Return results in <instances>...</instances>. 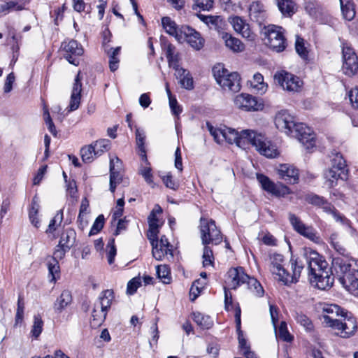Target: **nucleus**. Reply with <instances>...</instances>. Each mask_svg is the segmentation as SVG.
Returning a JSON list of instances; mask_svg holds the SVG:
<instances>
[{
  "mask_svg": "<svg viewBox=\"0 0 358 358\" xmlns=\"http://www.w3.org/2000/svg\"><path fill=\"white\" fill-rule=\"evenodd\" d=\"M275 124L276 127L281 131L285 132L288 136H292L295 131L296 123L294 117L290 115L287 110L279 111L275 118Z\"/></svg>",
  "mask_w": 358,
  "mask_h": 358,
  "instance_id": "14",
  "label": "nucleus"
},
{
  "mask_svg": "<svg viewBox=\"0 0 358 358\" xmlns=\"http://www.w3.org/2000/svg\"><path fill=\"white\" fill-rule=\"evenodd\" d=\"M302 256L306 259L310 283L315 284L320 289L331 287L334 278L329 273V264L325 258L311 248L305 247Z\"/></svg>",
  "mask_w": 358,
  "mask_h": 358,
  "instance_id": "2",
  "label": "nucleus"
},
{
  "mask_svg": "<svg viewBox=\"0 0 358 358\" xmlns=\"http://www.w3.org/2000/svg\"><path fill=\"white\" fill-rule=\"evenodd\" d=\"M274 79L283 88L289 92H297L301 86L299 78L286 71L277 72Z\"/></svg>",
  "mask_w": 358,
  "mask_h": 358,
  "instance_id": "15",
  "label": "nucleus"
},
{
  "mask_svg": "<svg viewBox=\"0 0 358 358\" xmlns=\"http://www.w3.org/2000/svg\"><path fill=\"white\" fill-rule=\"evenodd\" d=\"M249 278L242 267L231 268L227 272L226 283L229 288L235 289L242 284H247Z\"/></svg>",
  "mask_w": 358,
  "mask_h": 358,
  "instance_id": "18",
  "label": "nucleus"
},
{
  "mask_svg": "<svg viewBox=\"0 0 358 358\" xmlns=\"http://www.w3.org/2000/svg\"><path fill=\"white\" fill-rule=\"evenodd\" d=\"M69 250L70 249H66V247L60 246L59 244H58L53 252L51 259L59 262L64 257L66 252Z\"/></svg>",
  "mask_w": 358,
  "mask_h": 358,
  "instance_id": "61",
  "label": "nucleus"
},
{
  "mask_svg": "<svg viewBox=\"0 0 358 358\" xmlns=\"http://www.w3.org/2000/svg\"><path fill=\"white\" fill-rule=\"evenodd\" d=\"M105 51L109 57L110 70L112 72H114L118 69L119 66L120 59L118 58V55L120 52V47H117L115 48H110L109 49L106 47Z\"/></svg>",
  "mask_w": 358,
  "mask_h": 358,
  "instance_id": "38",
  "label": "nucleus"
},
{
  "mask_svg": "<svg viewBox=\"0 0 358 358\" xmlns=\"http://www.w3.org/2000/svg\"><path fill=\"white\" fill-rule=\"evenodd\" d=\"M162 23L167 34L174 36L179 43H182V27L178 28L176 23L169 17H162Z\"/></svg>",
  "mask_w": 358,
  "mask_h": 358,
  "instance_id": "26",
  "label": "nucleus"
},
{
  "mask_svg": "<svg viewBox=\"0 0 358 358\" xmlns=\"http://www.w3.org/2000/svg\"><path fill=\"white\" fill-rule=\"evenodd\" d=\"M107 315V311L103 309H101L96 307V304H94L92 310V320L91 324L93 327H99L105 320Z\"/></svg>",
  "mask_w": 358,
  "mask_h": 358,
  "instance_id": "41",
  "label": "nucleus"
},
{
  "mask_svg": "<svg viewBox=\"0 0 358 358\" xmlns=\"http://www.w3.org/2000/svg\"><path fill=\"white\" fill-rule=\"evenodd\" d=\"M332 269L340 283L352 295L358 297V264L348 255L335 256Z\"/></svg>",
  "mask_w": 358,
  "mask_h": 358,
  "instance_id": "3",
  "label": "nucleus"
},
{
  "mask_svg": "<svg viewBox=\"0 0 358 358\" xmlns=\"http://www.w3.org/2000/svg\"><path fill=\"white\" fill-rule=\"evenodd\" d=\"M194 4L192 5V9L197 10L198 8L202 10L209 11L213 7V0H193Z\"/></svg>",
  "mask_w": 358,
  "mask_h": 358,
  "instance_id": "53",
  "label": "nucleus"
},
{
  "mask_svg": "<svg viewBox=\"0 0 358 358\" xmlns=\"http://www.w3.org/2000/svg\"><path fill=\"white\" fill-rule=\"evenodd\" d=\"M217 83L224 90L237 92L241 90L240 77L236 72H229L222 64H217L213 69Z\"/></svg>",
  "mask_w": 358,
  "mask_h": 358,
  "instance_id": "4",
  "label": "nucleus"
},
{
  "mask_svg": "<svg viewBox=\"0 0 358 358\" xmlns=\"http://www.w3.org/2000/svg\"><path fill=\"white\" fill-rule=\"evenodd\" d=\"M236 331L238 332V339L239 348L242 352H245L247 350L250 349V346L247 344V341L244 337L243 331L241 330V309L238 308L236 310Z\"/></svg>",
  "mask_w": 358,
  "mask_h": 358,
  "instance_id": "36",
  "label": "nucleus"
},
{
  "mask_svg": "<svg viewBox=\"0 0 358 358\" xmlns=\"http://www.w3.org/2000/svg\"><path fill=\"white\" fill-rule=\"evenodd\" d=\"M248 289L258 297H261L264 295V290L261 285L260 282L255 278L250 277L247 281Z\"/></svg>",
  "mask_w": 358,
  "mask_h": 358,
  "instance_id": "45",
  "label": "nucleus"
},
{
  "mask_svg": "<svg viewBox=\"0 0 358 358\" xmlns=\"http://www.w3.org/2000/svg\"><path fill=\"white\" fill-rule=\"evenodd\" d=\"M43 322L39 315H34V324L31 331V336L38 338L43 331Z\"/></svg>",
  "mask_w": 358,
  "mask_h": 358,
  "instance_id": "50",
  "label": "nucleus"
},
{
  "mask_svg": "<svg viewBox=\"0 0 358 358\" xmlns=\"http://www.w3.org/2000/svg\"><path fill=\"white\" fill-rule=\"evenodd\" d=\"M145 132L139 129H136V141L138 148L139 149L141 153L140 155L143 158L146 159L145 156Z\"/></svg>",
  "mask_w": 358,
  "mask_h": 358,
  "instance_id": "46",
  "label": "nucleus"
},
{
  "mask_svg": "<svg viewBox=\"0 0 358 358\" xmlns=\"http://www.w3.org/2000/svg\"><path fill=\"white\" fill-rule=\"evenodd\" d=\"M257 179L262 189L273 196L283 197L290 193L289 189L282 183H274L267 176L257 173Z\"/></svg>",
  "mask_w": 358,
  "mask_h": 358,
  "instance_id": "11",
  "label": "nucleus"
},
{
  "mask_svg": "<svg viewBox=\"0 0 358 358\" xmlns=\"http://www.w3.org/2000/svg\"><path fill=\"white\" fill-rule=\"evenodd\" d=\"M198 18L206 24L209 29L220 31L222 29L224 22L220 15H203L201 13L196 14Z\"/></svg>",
  "mask_w": 358,
  "mask_h": 358,
  "instance_id": "25",
  "label": "nucleus"
},
{
  "mask_svg": "<svg viewBox=\"0 0 358 358\" xmlns=\"http://www.w3.org/2000/svg\"><path fill=\"white\" fill-rule=\"evenodd\" d=\"M72 302V296L69 291L64 290L54 303L56 313H62Z\"/></svg>",
  "mask_w": 358,
  "mask_h": 358,
  "instance_id": "34",
  "label": "nucleus"
},
{
  "mask_svg": "<svg viewBox=\"0 0 358 358\" xmlns=\"http://www.w3.org/2000/svg\"><path fill=\"white\" fill-rule=\"evenodd\" d=\"M81 80L82 77L80 76V72H78L73 84L71 100L67 108L68 113L74 111L79 108L82 92Z\"/></svg>",
  "mask_w": 358,
  "mask_h": 358,
  "instance_id": "22",
  "label": "nucleus"
},
{
  "mask_svg": "<svg viewBox=\"0 0 358 358\" xmlns=\"http://www.w3.org/2000/svg\"><path fill=\"white\" fill-rule=\"evenodd\" d=\"M203 266L204 267L213 264V250L207 245H204L203 252Z\"/></svg>",
  "mask_w": 358,
  "mask_h": 358,
  "instance_id": "55",
  "label": "nucleus"
},
{
  "mask_svg": "<svg viewBox=\"0 0 358 358\" xmlns=\"http://www.w3.org/2000/svg\"><path fill=\"white\" fill-rule=\"evenodd\" d=\"M193 320L203 329H208L213 324V321L210 316L199 312L193 313Z\"/></svg>",
  "mask_w": 358,
  "mask_h": 358,
  "instance_id": "39",
  "label": "nucleus"
},
{
  "mask_svg": "<svg viewBox=\"0 0 358 358\" xmlns=\"http://www.w3.org/2000/svg\"><path fill=\"white\" fill-rule=\"evenodd\" d=\"M322 317L324 320V317L327 315L333 316L334 318L338 315L344 316V312L340 306L336 304H324L322 306ZM324 323V320L323 321Z\"/></svg>",
  "mask_w": 358,
  "mask_h": 358,
  "instance_id": "40",
  "label": "nucleus"
},
{
  "mask_svg": "<svg viewBox=\"0 0 358 358\" xmlns=\"http://www.w3.org/2000/svg\"><path fill=\"white\" fill-rule=\"evenodd\" d=\"M29 0H9L0 4V13L7 15L12 11H20L25 9Z\"/></svg>",
  "mask_w": 358,
  "mask_h": 358,
  "instance_id": "24",
  "label": "nucleus"
},
{
  "mask_svg": "<svg viewBox=\"0 0 358 358\" xmlns=\"http://www.w3.org/2000/svg\"><path fill=\"white\" fill-rule=\"evenodd\" d=\"M343 73L348 76H354L358 71V58L354 49L348 43L343 45Z\"/></svg>",
  "mask_w": 358,
  "mask_h": 358,
  "instance_id": "8",
  "label": "nucleus"
},
{
  "mask_svg": "<svg viewBox=\"0 0 358 358\" xmlns=\"http://www.w3.org/2000/svg\"><path fill=\"white\" fill-rule=\"evenodd\" d=\"M104 225V217L103 215H99L95 220L90 231L89 236H93L99 233Z\"/></svg>",
  "mask_w": 358,
  "mask_h": 358,
  "instance_id": "57",
  "label": "nucleus"
},
{
  "mask_svg": "<svg viewBox=\"0 0 358 358\" xmlns=\"http://www.w3.org/2000/svg\"><path fill=\"white\" fill-rule=\"evenodd\" d=\"M63 221V210H59L57 211L54 217L50 220L46 233H52L55 231L57 227L61 224Z\"/></svg>",
  "mask_w": 358,
  "mask_h": 358,
  "instance_id": "49",
  "label": "nucleus"
},
{
  "mask_svg": "<svg viewBox=\"0 0 358 358\" xmlns=\"http://www.w3.org/2000/svg\"><path fill=\"white\" fill-rule=\"evenodd\" d=\"M284 29L274 24L264 27L265 43L273 50L280 52L283 51L287 45L284 36Z\"/></svg>",
  "mask_w": 358,
  "mask_h": 358,
  "instance_id": "6",
  "label": "nucleus"
},
{
  "mask_svg": "<svg viewBox=\"0 0 358 358\" xmlns=\"http://www.w3.org/2000/svg\"><path fill=\"white\" fill-rule=\"evenodd\" d=\"M43 117H44V121L48 127V129L49 131L53 135H57V130L56 127L52 122V120L50 117L48 108L47 107H44V111H43Z\"/></svg>",
  "mask_w": 358,
  "mask_h": 358,
  "instance_id": "56",
  "label": "nucleus"
},
{
  "mask_svg": "<svg viewBox=\"0 0 358 358\" xmlns=\"http://www.w3.org/2000/svg\"><path fill=\"white\" fill-rule=\"evenodd\" d=\"M321 208L325 213L331 214L336 222H340L341 224L348 227H350V220L340 214L334 208V206L327 201L324 202V203L321 206Z\"/></svg>",
  "mask_w": 358,
  "mask_h": 358,
  "instance_id": "30",
  "label": "nucleus"
},
{
  "mask_svg": "<svg viewBox=\"0 0 358 358\" xmlns=\"http://www.w3.org/2000/svg\"><path fill=\"white\" fill-rule=\"evenodd\" d=\"M141 282L140 278H134L127 283V293L129 295L134 294L137 289L141 286Z\"/></svg>",
  "mask_w": 358,
  "mask_h": 358,
  "instance_id": "60",
  "label": "nucleus"
},
{
  "mask_svg": "<svg viewBox=\"0 0 358 358\" xmlns=\"http://www.w3.org/2000/svg\"><path fill=\"white\" fill-rule=\"evenodd\" d=\"M289 220L294 229L297 233L315 243H319L321 241L317 231L313 227L306 225L294 214L290 213L289 215Z\"/></svg>",
  "mask_w": 358,
  "mask_h": 358,
  "instance_id": "10",
  "label": "nucleus"
},
{
  "mask_svg": "<svg viewBox=\"0 0 358 358\" xmlns=\"http://www.w3.org/2000/svg\"><path fill=\"white\" fill-rule=\"evenodd\" d=\"M269 259L271 272L275 275V278L278 280L282 282L285 285L288 284L291 280L289 279V273L283 267V256L274 253L270 255Z\"/></svg>",
  "mask_w": 358,
  "mask_h": 358,
  "instance_id": "12",
  "label": "nucleus"
},
{
  "mask_svg": "<svg viewBox=\"0 0 358 358\" xmlns=\"http://www.w3.org/2000/svg\"><path fill=\"white\" fill-rule=\"evenodd\" d=\"M234 104L238 108L245 110H259L262 108V104L258 103L255 97L246 94L236 96L234 99Z\"/></svg>",
  "mask_w": 358,
  "mask_h": 358,
  "instance_id": "21",
  "label": "nucleus"
},
{
  "mask_svg": "<svg viewBox=\"0 0 358 358\" xmlns=\"http://www.w3.org/2000/svg\"><path fill=\"white\" fill-rule=\"evenodd\" d=\"M114 299V292L113 289H106L101 292L99 296V301L95 303L96 307L103 309L108 312L110 308L112 301Z\"/></svg>",
  "mask_w": 358,
  "mask_h": 358,
  "instance_id": "33",
  "label": "nucleus"
},
{
  "mask_svg": "<svg viewBox=\"0 0 358 358\" xmlns=\"http://www.w3.org/2000/svg\"><path fill=\"white\" fill-rule=\"evenodd\" d=\"M326 183L329 187H333L337 185L338 179L346 180L348 178V173L343 171H338L336 169L330 168L324 173Z\"/></svg>",
  "mask_w": 358,
  "mask_h": 358,
  "instance_id": "27",
  "label": "nucleus"
},
{
  "mask_svg": "<svg viewBox=\"0 0 358 358\" xmlns=\"http://www.w3.org/2000/svg\"><path fill=\"white\" fill-rule=\"evenodd\" d=\"M250 83L252 87L260 93H264L266 90L267 85L264 83V78L261 73H255Z\"/></svg>",
  "mask_w": 358,
  "mask_h": 358,
  "instance_id": "48",
  "label": "nucleus"
},
{
  "mask_svg": "<svg viewBox=\"0 0 358 358\" xmlns=\"http://www.w3.org/2000/svg\"><path fill=\"white\" fill-rule=\"evenodd\" d=\"M122 162L117 157L110 159V190L114 192L118 184L122 182Z\"/></svg>",
  "mask_w": 358,
  "mask_h": 358,
  "instance_id": "20",
  "label": "nucleus"
},
{
  "mask_svg": "<svg viewBox=\"0 0 358 358\" xmlns=\"http://www.w3.org/2000/svg\"><path fill=\"white\" fill-rule=\"evenodd\" d=\"M157 273L158 278L165 284H168L170 282L171 277H170V269L168 266L164 264L157 266Z\"/></svg>",
  "mask_w": 358,
  "mask_h": 358,
  "instance_id": "51",
  "label": "nucleus"
},
{
  "mask_svg": "<svg viewBox=\"0 0 358 358\" xmlns=\"http://www.w3.org/2000/svg\"><path fill=\"white\" fill-rule=\"evenodd\" d=\"M166 57L168 60L169 66L173 68L176 72H178L179 69H183L179 66V54L176 52V47L173 45L168 43L166 45Z\"/></svg>",
  "mask_w": 358,
  "mask_h": 358,
  "instance_id": "28",
  "label": "nucleus"
},
{
  "mask_svg": "<svg viewBox=\"0 0 358 358\" xmlns=\"http://www.w3.org/2000/svg\"><path fill=\"white\" fill-rule=\"evenodd\" d=\"M200 233L201 242L203 245L208 244L218 245L222 242V236L213 220L200 219Z\"/></svg>",
  "mask_w": 358,
  "mask_h": 358,
  "instance_id": "7",
  "label": "nucleus"
},
{
  "mask_svg": "<svg viewBox=\"0 0 358 358\" xmlns=\"http://www.w3.org/2000/svg\"><path fill=\"white\" fill-rule=\"evenodd\" d=\"M342 320L334 318L333 316L324 317V324L336 331V334L342 338H348L353 335L357 329L356 320L352 317H348L344 313Z\"/></svg>",
  "mask_w": 358,
  "mask_h": 358,
  "instance_id": "5",
  "label": "nucleus"
},
{
  "mask_svg": "<svg viewBox=\"0 0 358 358\" xmlns=\"http://www.w3.org/2000/svg\"><path fill=\"white\" fill-rule=\"evenodd\" d=\"M275 3L285 17H291L296 12V4L292 0H275Z\"/></svg>",
  "mask_w": 358,
  "mask_h": 358,
  "instance_id": "31",
  "label": "nucleus"
},
{
  "mask_svg": "<svg viewBox=\"0 0 358 358\" xmlns=\"http://www.w3.org/2000/svg\"><path fill=\"white\" fill-rule=\"evenodd\" d=\"M169 102L172 113L176 116H178L182 113V108L178 104L176 98L170 99Z\"/></svg>",
  "mask_w": 358,
  "mask_h": 358,
  "instance_id": "63",
  "label": "nucleus"
},
{
  "mask_svg": "<svg viewBox=\"0 0 358 358\" xmlns=\"http://www.w3.org/2000/svg\"><path fill=\"white\" fill-rule=\"evenodd\" d=\"M152 247V255L157 260H162L164 257H166L169 259L173 258L172 248L168 246L162 247L159 242Z\"/></svg>",
  "mask_w": 358,
  "mask_h": 358,
  "instance_id": "37",
  "label": "nucleus"
},
{
  "mask_svg": "<svg viewBox=\"0 0 358 358\" xmlns=\"http://www.w3.org/2000/svg\"><path fill=\"white\" fill-rule=\"evenodd\" d=\"M276 336L280 340L290 343L293 341V336H292L288 331L287 323L284 321L280 322V324L277 329V326L274 327Z\"/></svg>",
  "mask_w": 358,
  "mask_h": 358,
  "instance_id": "43",
  "label": "nucleus"
},
{
  "mask_svg": "<svg viewBox=\"0 0 358 358\" xmlns=\"http://www.w3.org/2000/svg\"><path fill=\"white\" fill-rule=\"evenodd\" d=\"M76 238V233L72 228H67L61 234L59 244L60 246L70 249L74 244Z\"/></svg>",
  "mask_w": 358,
  "mask_h": 358,
  "instance_id": "35",
  "label": "nucleus"
},
{
  "mask_svg": "<svg viewBox=\"0 0 358 358\" xmlns=\"http://www.w3.org/2000/svg\"><path fill=\"white\" fill-rule=\"evenodd\" d=\"M296 320L297 322L304 327L307 331H311L313 329V324L306 315L302 313H297L296 315Z\"/></svg>",
  "mask_w": 358,
  "mask_h": 358,
  "instance_id": "59",
  "label": "nucleus"
},
{
  "mask_svg": "<svg viewBox=\"0 0 358 358\" xmlns=\"http://www.w3.org/2000/svg\"><path fill=\"white\" fill-rule=\"evenodd\" d=\"M175 76L182 87L188 90L194 88L193 78L187 70L179 69L178 72L175 73Z\"/></svg>",
  "mask_w": 358,
  "mask_h": 358,
  "instance_id": "32",
  "label": "nucleus"
},
{
  "mask_svg": "<svg viewBox=\"0 0 358 358\" xmlns=\"http://www.w3.org/2000/svg\"><path fill=\"white\" fill-rule=\"evenodd\" d=\"M291 136L298 139L306 149L312 148L315 145V134L311 128L303 123H298Z\"/></svg>",
  "mask_w": 358,
  "mask_h": 358,
  "instance_id": "13",
  "label": "nucleus"
},
{
  "mask_svg": "<svg viewBox=\"0 0 358 358\" xmlns=\"http://www.w3.org/2000/svg\"><path fill=\"white\" fill-rule=\"evenodd\" d=\"M64 57L71 64L78 66L79 57L84 50L81 45L75 40L65 41L61 45Z\"/></svg>",
  "mask_w": 358,
  "mask_h": 358,
  "instance_id": "9",
  "label": "nucleus"
},
{
  "mask_svg": "<svg viewBox=\"0 0 358 358\" xmlns=\"http://www.w3.org/2000/svg\"><path fill=\"white\" fill-rule=\"evenodd\" d=\"M222 38L224 40L225 45L234 52H242L245 49L244 44L238 38L232 36L230 34L222 33Z\"/></svg>",
  "mask_w": 358,
  "mask_h": 358,
  "instance_id": "29",
  "label": "nucleus"
},
{
  "mask_svg": "<svg viewBox=\"0 0 358 358\" xmlns=\"http://www.w3.org/2000/svg\"><path fill=\"white\" fill-rule=\"evenodd\" d=\"M331 168L336 169L338 171H343L348 173L346 161L344 159L343 155L336 152L333 155L331 159Z\"/></svg>",
  "mask_w": 358,
  "mask_h": 358,
  "instance_id": "42",
  "label": "nucleus"
},
{
  "mask_svg": "<svg viewBox=\"0 0 358 358\" xmlns=\"http://www.w3.org/2000/svg\"><path fill=\"white\" fill-rule=\"evenodd\" d=\"M248 15L251 21L263 24L267 19V11L265 6L259 1H254L248 6Z\"/></svg>",
  "mask_w": 358,
  "mask_h": 358,
  "instance_id": "19",
  "label": "nucleus"
},
{
  "mask_svg": "<svg viewBox=\"0 0 358 358\" xmlns=\"http://www.w3.org/2000/svg\"><path fill=\"white\" fill-rule=\"evenodd\" d=\"M295 49L296 52L300 55V57L303 59H306L308 57V51L304 46L303 39L299 37L296 38L295 43Z\"/></svg>",
  "mask_w": 358,
  "mask_h": 358,
  "instance_id": "58",
  "label": "nucleus"
},
{
  "mask_svg": "<svg viewBox=\"0 0 358 358\" xmlns=\"http://www.w3.org/2000/svg\"><path fill=\"white\" fill-rule=\"evenodd\" d=\"M116 253L117 250L115 245V241L114 239H111L106 245L107 260L109 264L111 265L114 262Z\"/></svg>",
  "mask_w": 358,
  "mask_h": 358,
  "instance_id": "54",
  "label": "nucleus"
},
{
  "mask_svg": "<svg viewBox=\"0 0 358 358\" xmlns=\"http://www.w3.org/2000/svg\"><path fill=\"white\" fill-rule=\"evenodd\" d=\"M96 155L99 156L101 155L104 152L107 151L110 148V141L108 139H101L94 142L92 144Z\"/></svg>",
  "mask_w": 358,
  "mask_h": 358,
  "instance_id": "52",
  "label": "nucleus"
},
{
  "mask_svg": "<svg viewBox=\"0 0 358 358\" xmlns=\"http://www.w3.org/2000/svg\"><path fill=\"white\" fill-rule=\"evenodd\" d=\"M80 155L83 162L85 163H91L98 157L92 144L82 148L80 150Z\"/></svg>",
  "mask_w": 358,
  "mask_h": 358,
  "instance_id": "44",
  "label": "nucleus"
},
{
  "mask_svg": "<svg viewBox=\"0 0 358 358\" xmlns=\"http://www.w3.org/2000/svg\"><path fill=\"white\" fill-rule=\"evenodd\" d=\"M24 303L22 298L20 296L17 301V308L15 315L16 324L21 322L23 320Z\"/></svg>",
  "mask_w": 358,
  "mask_h": 358,
  "instance_id": "62",
  "label": "nucleus"
},
{
  "mask_svg": "<svg viewBox=\"0 0 358 358\" xmlns=\"http://www.w3.org/2000/svg\"><path fill=\"white\" fill-rule=\"evenodd\" d=\"M277 171L280 178L285 182L290 184L298 182L299 171L293 166L287 164H280Z\"/></svg>",
  "mask_w": 358,
  "mask_h": 358,
  "instance_id": "23",
  "label": "nucleus"
},
{
  "mask_svg": "<svg viewBox=\"0 0 358 358\" xmlns=\"http://www.w3.org/2000/svg\"><path fill=\"white\" fill-rule=\"evenodd\" d=\"M291 267L293 274L292 275L289 274V279L292 280L289 281V283L297 282L298 278L300 277L301 273L303 269V265L302 264H299L297 260L291 259Z\"/></svg>",
  "mask_w": 358,
  "mask_h": 358,
  "instance_id": "47",
  "label": "nucleus"
},
{
  "mask_svg": "<svg viewBox=\"0 0 358 358\" xmlns=\"http://www.w3.org/2000/svg\"><path fill=\"white\" fill-rule=\"evenodd\" d=\"M207 127L214 140L219 144L226 141L229 144L235 143L243 149H246L251 144L261 155L268 158H274L279 155L275 146L262 133L251 129H243L238 132L236 129L225 126L215 128L209 123H207Z\"/></svg>",
  "mask_w": 358,
  "mask_h": 358,
  "instance_id": "1",
  "label": "nucleus"
},
{
  "mask_svg": "<svg viewBox=\"0 0 358 358\" xmlns=\"http://www.w3.org/2000/svg\"><path fill=\"white\" fill-rule=\"evenodd\" d=\"M349 98L352 106L358 108V87H355L350 91Z\"/></svg>",
  "mask_w": 358,
  "mask_h": 358,
  "instance_id": "64",
  "label": "nucleus"
},
{
  "mask_svg": "<svg viewBox=\"0 0 358 358\" xmlns=\"http://www.w3.org/2000/svg\"><path fill=\"white\" fill-rule=\"evenodd\" d=\"M182 42L187 43L194 50H200L205 43L204 38L201 34L189 26H182Z\"/></svg>",
  "mask_w": 358,
  "mask_h": 358,
  "instance_id": "16",
  "label": "nucleus"
},
{
  "mask_svg": "<svg viewBox=\"0 0 358 358\" xmlns=\"http://www.w3.org/2000/svg\"><path fill=\"white\" fill-rule=\"evenodd\" d=\"M229 21L234 31L242 37L250 41H254L256 39V34L251 30L249 24L241 17L233 16L229 17Z\"/></svg>",
  "mask_w": 358,
  "mask_h": 358,
  "instance_id": "17",
  "label": "nucleus"
}]
</instances>
